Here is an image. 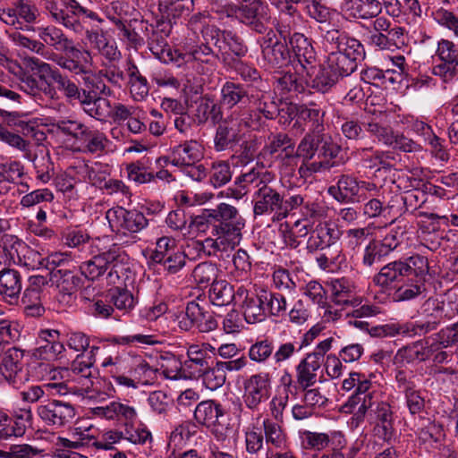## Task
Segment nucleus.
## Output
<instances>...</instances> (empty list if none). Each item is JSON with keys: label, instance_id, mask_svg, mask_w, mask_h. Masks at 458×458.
<instances>
[{"label": "nucleus", "instance_id": "nucleus-10", "mask_svg": "<svg viewBox=\"0 0 458 458\" xmlns=\"http://www.w3.org/2000/svg\"><path fill=\"white\" fill-rule=\"evenodd\" d=\"M436 55L439 59L432 68V73L445 84H453L458 79V51L455 45L447 39H441L437 44Z\"/></svg>", "mask_w": 458, "mask_h": 458}, {"label": "nucleus", "instance_id": "nucleus-24", "mask_svg": "<svg viewBox=\"0 0 458 458\" xmlns=\"http://www.w3.org/2000/svg\"><path fill=\"white\" fill-rule=\"evenodd\" d=\"M98 351L99 347L91 346L89 352L86 355H77L76 359L72 363V371L81 378L86 380V383L83 384L85 386V389H89V386L93 385L91 378L95 377L98 374V369L94 365L96 362L95 355Z\"/></svg>", "mask_w": 458, "mask_h": 458}, {"label": "nucleus", "instance_id": "nucleus-43", "mask_svg": "<svg viewBox=\"0 0 458 458\" xmlns=\"http://www.w3.org/2000/svg\"><path fill=\"white\" fill-rule=\"evenodd\" d=\"M0 116L8 126L18 132L29 135L34 131L35 123L30 121L26 114L9 112L0 108Z\"/></svg>", "mask_w": 458, "mask_h": 458}, {"label": "nucleus", "instance_id": "nucleus-12", "mask_svg": "<svg viewBox=\"0 0 458 458\" xmlns=\"http://www.w3.org/2000/svg\"><path fill=\"white\" fill-rule=\"evenodd\" d=\"M110 226L123 234L137 233L148 225L143 213L137 209H126L123 207L109 208L106 213Z\"/></svg>", "mask_w": 458, "mask_h": 458}, {"label": "nucleus", "instance_id": "nucleus-59", "mask_svg": "<svg viewBox=\"0 0 458 458\" xmlns=\"http://www.w3.org/2000/svg\"><path fill=\"white\" fill-rule=\"evenodd\" d=\"M280 89L293 94H300L305 90L306 82L296 72H284L277 79Z\"/></svg>", "mask_w": 458, "mask_h": 458}, {"label": "nucleus", "instance_id": "nucleus-15", "mask_svg": "<svg viewBox=\"0 0 458 458\" xmlns=\"http://www.w3.org/2000/svg\"><path fill=\"white\" fill-rule=\"evenodd\" d=\"M252 202L255 216L274 214L273 220L277 221V215L282 209V195L269 184V181L259 185L253 193Z\"/></svg>", "mask_w": 458, "mask_h": 458}, {"label": "nucleus", "instance_id": "nucleus-41", "mask_svg": "<svg viewBox=\"0 0 458 458\" xmlns=\"http://www.w3.org/2000/svg\"><path fill=\"white\" fill-rule=\"evenodd\" d=\"M208 298L216 306L229 305L234 298H237L233 286L225 280L216 281L211 284Z\"/></svg>", "mask_w": 458, "mask_h": 458}, {"label": "nucleus", "instance_id": "nucleus-6", "mask_svg": "<svg viewBox=\"0 0 458 458\" xmlns=\"http://www.w3.org/2000/svg\"><path fill=\"white\" fill-rule=\"evenodd\" d=\"M248 103L247 107L235 110L240 123L247 129L259 130L267 120L275 119L279 112L275 98L270 92L253 90L250 94Z\"/></svg>", "mask_w": 458, "mask_h": 458}, {"label": "nucleus", "instance_id": "nucleus-31", "mask_svg": "<svg viewBox=\"0 0 458 458\" xmlns=\"http://www.w3.org/2000/svg\"><path fill=\"white\" fill-rule=\"evenodd\" d=\"M225 415L222 405L213 400L200 402L194 410V419L208 428L220 424V418Z\"/></svg>", "mask_w": 458, "mask_h": 458}, {"label": "nucleus", "instance_id": "nucleus-35", "mask_svg": "<svg viewBox=\"0 0 458 458\" xmlns=\"http://www.w3.org/2000/svg\"><path fill=\"white\" fill-rule=\"evenodd\" d=\"M425 291V279L409 276L395 288L393 298L395 301H410L418 297Z\"/></svg>", "mask_w": 458, "mask_h": 458}, {"label": "nucleus", "instance_id": "nucleus-13", "mask_svg": "<svg viewBox=\"0 0 458 458\" xmlns=\"http://www.w3.org/2000/svg\"><path fill=\"white\" fill-rule=\"evenodd\" d=\"M272 378L268 372H259L249 377L243 383V401L250 410L258 409L259 405L267 401L271 394Z\"/></svg>", "mask_w": 458, "mask_h": 458}, {"label": "nucleus", "instance_id": "nucleus-38", "mask_svg": "<svg viewBox=\"0 0 458 458\" xmlns=\"http://www.w3.org/2000/svg\"><path fill=\"white\" fill-rule=\"evenodd\" d=\"M50 79L69 102L77 101L81 105V88L71 77L56 68Z\"/></svg>", "mask_w": 458, "mask_h": 458}, {"label": "nucleus", "instance_id": "nucleus-16", "mask_svg": "<svg viewBox=\"0 0 458 458\" xmlns=\"http://www.w3.org/2000/svg\"><path fill=\"white\" fill-rule=\"evenodd\" d=\"M236 294L237 298L242 301L241 308L248 324H256L266 319L263 289L249 291L243 286H240Z\"/></svg>", "mask_w": 458, "mask_h": 458}, {"label": "nucleus", "instance_id": "nucleus-27", "mask_svg": "<svg viewBox=\"0 0 458 458\" xmlns=\"http://www.w3.org/2000/svg\"><path fill=\"white\" fill-rule=\"evenodd\" d=\"M207 350L214 351L210 344H191L189 346L187 355L189 360L184 362V369H191L190 377H200L201 373L208 369Z\"/></svg>", "mask_w": 458, "mask_h": 458}, {"label": "nucleus", "instance_id": "nucleus-60", "mask_svg": "<svg viewBox=\"0 0 458 458\" xmlns=\"http://www.w3.org/2000/svg\"><path fill=\"white\" fill-rule=\"evenodd\" d=\"M263 294L267 315L277 317L286 310V299L283 294L266 289H263Z\"/></svg>", "mask_w": 458, "mask_h": 458}, {"label": "nucleus", "instance_id": "nucleus-11", "mask_svg": "<svg viewBox=\"0 0 458 458\" xmlns=\"http://www.w3.org/2000/svg\"><path fill=\"white\" fill-rule=\"evenodd\" d=\"M236 16L241 22L259 34L266 32L270 20L268 5L262 0H241Z\"/></svg>", "mask_w": 458, "mask_h": 458}, {"label": "nucleus", "instance_id": "nucleus-37", "mask_svg": "<svg viewBox=\"0 0 458 458\" xmlns=\"http://www.w3.org/2000/svg\"><path fill=\"white\" fill-rule=\"evenodd\" d=\"M191 318L194 320L195 327L199 332L208 333L214 331L218 327V322L215 314L196 301H191Z\"/></svg>", "mask_w": 458, "mask_h": 458}, {"label": "nucleus", "instance_id": "nucleus-22", "mask_svg": "<svg viewBox=\"0 0 458 458\" xmlns=\"http://www.w3.org/2000/svg\"><path fill=\"white\" fill-rule=\"evenodd\" d=\"M133 11L128 3L114 1L107 7L106 16L116 26L123 38L131 43H137L140 39L138 33L129 29L130 18Z\"/></svg>", "mask_w": 458, "mask_h": 458}, {"label": "nucleus", "instance_id": "nucleus-56", "mask_svg": "<svg viewBox=\"0 0 458 458\" xmlns=\"http://www.w3.org/2000/svg\"><path fill=\"white\" fill-rule=\"evenodd\" d=\"M342 388L347 392L354 390L352 394H362L372 388V382L364 374L351 372L348 377L343 380Z\"/></svg>", "mask_w": 458, "mask_h": 458}, {"label": "nucleus", "instance_id": "nucleus-17", "mask_svg": "<svg viewBox=\"0 0 458 458\" xmlns=\"http://www.w3.org/2000/svg\"><path fill=\"white\" fill-rule=\"evenodd\" d=\"M214 137V148L216 151L231 149L242 140L243 124L238 119L235 110L224 121L218 123Z\"/></svg>", "mask_w": 458, "mask_h": 458}, {"label": "nucleus", "instance_id": "nucleus-23", "mask_svg": "<svg viewBox=\"0 0 458 458\" xmlns=\"http://www.w3.org/2000/svg\"><path fill=\"white\" fill-rule=\"evenodd\" d=\"M409 277L407 267L402 259L395 260L385 265L374 276L373 282L382 288H395L403 284L404 279Z\"/></svg>", "mask_w": 458, "mask_h": 458}, {"label": "nucleus", "instance_id": "nucleus-3", "mask_svg": "<svg viewBox=\"0 0 458 458\" xmlns=\"http://www.w3.org/2000/svg\"><path fill=\"white\" fill-rule=\"evenodd\" d=\"M290 45L301 66L310 77V87L319 92L326 93L339 81L340 77L325 62L317 67V56L310 40L301 33H295L290 39Z\"/></svg>", "mask_w": 458, "mask_h": 458}, {"label": "nucleus", "instance_id": "nucleus-32", "mask_svg": "<svg viewBox=\"0 0 458 458\" xmlns=\"http://www.w3.org/2000/svg\"><path fill=\"white\" fill-rule=\"evenodd\" d=\"M262 430L265 443L267 446H272L280 451L287 450L289 445L288 437L279 422L267 418L262 421Z\"/></svg>", "mask_w": 458, "mask_h": 458}, {"label": "nucleus", "instance_id": "nucleus-20", "mask_svg": "<svg viewBox=\"0 0 458 458\" xmlns=\"http://www.w3.org/2000/svg\"><path fill=\"white\" fill-rule=\"evenodd\" d=\"M38 414L47 425L63 427L75 417L76 411L70 403L52 400L38 407Z\"/></svg>", "mask_w": 458, "mask_h": 458}, {"label": "nucleus", "instance_id": "nucleus-33", "mask_svg": "<svg viewBox=\"0 0 458 458\" xmlns=\"http://www.w3.org/2000/svg\"><path fill=\"white\" fill-rule=\"evenodd\" d=\"M223 119L221 106L210 98H203L197 104L194 114V121L199 124H204L210 121L213 124L218 123Z\"/></svg>", "mask_w": 458, "mask_h": 458}, {"label": "nucleus", "instance_id": "nucleus-45", "mask_svg": "<svg viewBox=\"0 0 458 458\" xmlns=\"http://www.w3.org/2000/svg\"><path fill=\"white\" fill-rule=\"evenodd\" d=\"M406 233V225L390 226L384 231L377 243L389 255L404 241Z\"/></svg>", "mask_w": 458, "mask_h": 458}, {"label": "nucleus", "instance_id": "nucleus-29", "mask_svg": "<svg viewBox=\"0 0 458 458\" xmlns=\"http://www.w3.org/2000/svg\"><path fill=\"white\" fill-rule=\"evenodd\" d=\"M271 176L267 173H259L258 170L252 168L249 172L243 173L235 179V184L239 189L229 188L226 190V197H232L235 199H240L246 194V188L249 184H254L255 188L259 189L261 182L270 181Z\"/></svg>", "mask_w": 458, "mask_h": 458}, {"label": "nucleus", "instance_id": "nucleus-48", "mask_svg": "<svg viewBox=\"0 0 458 458\" xmlns=\"http://www.w3.org/2000/svg\"><path fill=\"white\" fill-rule=\"evenodd\" d=\"M429 310H432L434 312H436L435 319L434 320H428V321H417L413 323V325L411 327V331L412 332V335H425L430 331H433L437 328V325L439 324V320L437 319V317L441 315L442 313V308L439 305V302L437 301V300H430L428 299L424 303V311H428Z\"/></svg>", "mask_w": 458, "mask_h": 458}, {"label": "nucleus", "instance_id": "nucleus-26", "mask_svg": "<svg viewBox=\"0 0 458 458\" xmlns=\"http://www.w3.org/2000/svg\"><path fill=\"white\" fill-rule=\"evenodd\" d=\"M21 288V277L17 270L8 268L0 272V295L6 301L17 302Z\"/></svg>", "mask_w": 458, "mask_h": 458}, {"label": "nucleus", "instance_id": "nucleus-34", "mask_svg": "<svg viewBox=\"0 0 458 458\" xmlns=\"http://www.w3.org/2000/svg\"><path fill=\"white\" fill-rule=\"evenodd\" d=\"M354 286L345 278L335 279L331 283L332 301L336 305L356 306L359 304L355 297Z\"/></svg>", "mask_w": 458, "mask_h": 458}, {"label": "nucleus", "instance_id": "nucleus-5", "mask_svg": "<svg viewBox=\"0 0 458 458\" xmlns=\"http://www.w3.org/2000/svg\"><path fill=\"white\" fill-rule=\"evenodd\" d=\"M38 3L54 21L75 33H81L83 30L80 21L81 15L103 22L97 13L81 5L77 0H39Z\"/></svg>", "mask_w": 458, "mask_h": 458}, {"label": "nucleus", "instance_id": "nucleus-52", "mask_svg": "<svg viewBox=\"0 0 458 458\" xmlns=\"http://www.w3.org/2000/svg\"><path fill=\"white\" fill-rule=\"evenodd\" d=\"M55 126L57 131L71 137L75 142H80L89 126L79 120L63 118L58 120Z\"/></svg>", "mask_w": 458, "mask_h": 458}, {"label": "nucleus", "instance_id": "nucleus-1", "mask_svg": "<svg viewBox=\"0 0 458 458\" xmlns=\"http://www.w3.org/2000/svg\"><path fill=\"white\" fill-rule=\"evenodd\" d=\"M203 217L211 228V234L216 237H208L201 243L208 256L233 250L240 244L245 220L235 207L220 203L214 209H205Z\"/></svg>", "mask_w": 458, "mask_h": 458}, {"label": "nucleus", "instance_id": "nucleus-39", "mask_svg": "<svg viewBox=\"0 0 458 458\" xmlns=\"http://www.w3.org/2000/svg\"><path fill=\"white\" fill-rule=\"evenodd\" d=\"M297 114L301 119L310 123V131L316 132L324 131V117L326 111L316 103L301 105L297 108Z\"/></svg>", "mask_w": 458, "mask_h": 458}, {"label": "nucleus", "instance_id": "nucleus-30", "mask_svg": "<svg viewBox=\"0 0 458 458\" xmlns=\"http://www.w3.org/2000/svg\"><path fill=\"white\" fill-rule=\"evenodd\" d=\"M321 363L312 360L308 357L301 360L295 368L296 389L306 390L312 387L318 381L317 372L320 369Z\"/></svg>", "mask_w": 458, "mask_h": 458}, {"label": "nucleus", "instance_id": "nucleus-54", "mask_svg": "<svg viewBox=\"0 0 458 458\" xmlns=\"http://www.w3.org/2000/svg\"><path fill=\"white\" fill-rule=\"evenodd\" d=\"M269 142L265 146V151L274 155L278 151L285 152L286 157L292 156L294 150L293 140L285 133L274 134L268 138Z\"/></svg>", "mask_w": 458, "mask_h": 458}, {"label": "nucleus", "instance_id": "nucleus-7", "mask_svg": "<svg viewBox=\"0 0 458 458\" xmlns=\"http://www.w3.org/2000/svg\"><path fill=\"white\" fill-rule=\"evenodd\" d=\"M379 191L380 188L373 182L359 180L351 174H341L327 192L340 203H350L367 199V194L371 197L377 195Z\"/></svg>", "mask_w": 458, "mask_h": 458}, {"label": "nucleus", "instance_id": "nucleus-64", "mask_svg": "<svg viewBox=\"0 0 458 458\" xmlns=\"http://www.w3.org/2000/svg\"><path fill=\"white\" fill-rule=\"evenodd\" d=\"M264 436L259 428L252 426L245 432V448L249 454H258L264 447Z\"/></svg>", "mask_w": 458, "mask_h": 458}, {"label": "nucleus", "instance_id": "nucleus-40", "mask_svg": "<svg viewBox=\"0 0 458 458\" xmlns=\"http://www.w3.org/2000/svg\"><path fill=\"white\" fill-rule=\"evenodd\" d=\"M363 59H354V57L329 51L326 61L328 65L340 77H345L356 71L358 63Z\"/></svg>", "mask_w": 458, "mask_h": 458}, {"label": "nucleus", "instance_id": "nucleus-51", "mask_svg": "<svg viewBox=\"0 0 458 458\" xmlns=\"http://www.w3.org/2000/svg\"><path fill=\"white\" fill-rule=\"evenodd\" d=\"M180 250L181 248L178 246L177 241L174 238L163 236L157 239L155 250L152 252L150 259L153 263L158 264L166 257Z\"/></svg>", "mask_w": 458, "mask_h": 458}, {"label": "nucleus", "instance_id": "nucleus-14", "mask_svg": "<svg viewBox=\"0 0 458 458\" xmlns=\"http://www.w3.org/2000/svg\"><path fill=\"white\" fill-rule=\"evenodd\" d=\"M38 37L44 43V47L64 54L68 58H79L81 54L72 39L69 38L62 29L55 25L41 26L37 28Z\"/></svg>", "mask_w": 458, "mask_h": 458}, {"label": "nucleus", "instance_id": "nucleus-28", "mask_svg": "<svg viewBox=\"0 0 458 458\" xmlns=\"http://www.w3.org/2000/svg\"><path fill=\"white\" fill-rule=\"evenodd\" d=\"M49 282L61 293L71 295L76 293L83 284L82 279L71 267L60 268L49 273Z\"/></svg>", "mask_w": 458, "mask_h": 458}, {"label": "nucleus", "instance_id": "nucleus-57", "mask_svg": "<svg viewBox=\"0 0 458 458\" xmlns=\"http://www.w3.org/2000/svg\"><path fill=\"white\" fill-rule=\"evenodd\" d=\"M402 260L407 267V274L409 276L425 279V276L428 274L429 267L426 257L420 254H415Z\"/></svg>", "mask_w": 458, "mask_h": 458}, {"label": "nucleus", "instance_id": "nucleus-9", "mask_svg": "<svg viewBox=\"0 0 458 458\" xmlns=\"http://www.w3.org/2000/svg\"><path fill=\"white\" fill-rule=\"evenodd\" d=\"M323 44L328 51L350 55L354 59H364L365 49L363 45L347 32L337 28L328 29L319 27Z\"/></svg>", "mask_w": 458, "mask_h": 458}, {"label": "nucleus", "instance_id": "nucleus-42", "mask_svg": "<svg viewBox=\"0 0 458 458\" xmlns=\"http://www.w3.org/2000/svg\"><path fill=\"white\" fill-rule=\"evenodd\" d=\"M32 418L30 409H22L21 415L16 420L10 417L7 425L0 428V438L7 439L11 437H21L24 435L27 423H30Z\"/></svg>", "mask_w": 458, "mask_h": 458}, {"label": "nucleus", "instance_id": "nucleus-62", "mask_svg": "<svg viewBox=\"0 0 458 458\" xmlns=\"http://www.w3.org/2000/svg\"><path fill=\"white\" fill-rule=\"evenodd\" d=\"M232 178V172L229 163L221 161L214 163L210 169L209 182L217 188L226 184Z\"/></svg>", "mask_w": 458, "mask_h": 458}, {"label": "nucleus", "instance_id": "nucleus-53", "mask_svg": "<svg viewBox=\"0 0 458 458\" xmlns=\"http://www.w3.org/2000/svg\"><path fill=\"white\" fill-rule=\"evenodd\" d=\"M321 133L310 131L300 141L296 149V157L312 159L320 148Z\"/></svg>", "mask_w": 458, "mask_h": 458}, {"label": "nucleus", "instance_id": "nucleus-55", "mask_svg": "<svg viewBox=\"0 0 458 458\" xmlns=\"http://www.w3.org/2000/svg\"><path fill=\"white\" fill-rule=\"evenodd\" d=\"M217 267L209 262H202L195 267L192 277L199 287H206L210 283L216 282Z\"/></svg>", "mask_w": 458, "mask_h": 458}, {"label": "nucleus", "instance_id": "nucleus-8", "mask_svg": "<svg viewBox=\"0 0 458 458\" xmlns=\"http://www.w3.org/2000/svg\"><path fill=\"white\" fill-rule=\"evenodd\" d=\"M202 157L199 144L195 140L185 141L174 147L171 153L167 157L159 158L165 165L172 164L175 166L187 167V174L195 181H200L204 175V168L202 165L195 166Z\"/></svg>", "mask_w": 458, "mask_h": 458}, {"label": "nucleus", "instance_id": "nucleus-49", "mask_svg": "<svg viewBox=\"0 0 458 458\" xmlns=\"http://www.w3.org/2000/svg\"><path fill=\"white\" fill-rule=\"evenodd\" d=\"M192 0H159L158 9L164 18L171 21L190 11Z\"/></svg>", "mask_w": 458, "mask_h": 458}, {"label": "nucleus", "instance_id": "nucleus-46", "mask_svg": "<svg viewBox=\"0 0 458 458\" xmlns=\"http://www.w3.org/2000/svg\"><path fill=\"white\" fill-rule=\"evenodd\" d=\"M362 124L365 130L379 142L392 146L394 131L391 126L382 123L377 117H372Z\"/></svg>", "mask_w": 458, "mask_h": 458}, {"label": "nucleus", "instance_id": "nucleus-36", "mask_svg": "<svg viewBox=\"0 0 458 458\" xmlns=\"http://www.w3.org/2000/svg\"><path fill=\"white\" fill-rule=\"evenodd\" d=\"M246 87L233 81H225L221 87V103L230 108L249 99Z\"/></svg>", "mask_w": 458, "mask_h": 458}, {"label": "nucleus", "instance_id": "nucleus-58", "mask_svg": "<svg viewBox=\"0 0 458 458\" xmlns=\"http://www.w3.org/2000/svg\"><path fill=\"white\" fill-rule=\"evenodd\" d=\"M43 449L28 444L13 445L8 451L0 450V458H36L42 456Z\"/></svg>", "mask_w": 458, "mask_h": 458}, {"label": "nucleus", "instance_id": "nucleus-63", "mask_svg": "<svg viewBox=\"0 0 458 458\" xmlns=\"http://www.w3.org/2000/svg\"><path fill=\"white\" fill-rule=\"evenodd\" d=\"M429 339L434 341L438 350L458 344V322L452 327L441 329Z\"/></svg>", "mask_w": 458, "mask_h": 458}, {"label": "nucleus", "instance_id": "nucleus-61", "mask_svg": "<svg viewBox=\"0 0 458 458\" xmlns=\"http://www.w3.org/2000/svg\"><path fill=\"white\" fill-rule=\"evenodd\" d=\"M274 352L273 343L267 339L259 340L249 349V357L257 363L266 362Z\"/></svg>", "mask_w": 458, "mask_h": 458}, {"label": "nucleus", "instance_id": "nucleus-19", "mask_svg": "<svg viewBox=\"0 0 458 458\" xmlns=\"http://www.w3.org/2000/svg\"><path fill=\"white\" fill-rule=\"evenodd\" d=\"M373 405L374 392L370 389L362 394H352L341 406L340 411L352 414L350 426L352 428H357L365 421L368 413L374 409Z\"/></svg>", "mask_w": 458, "mask_h": 458}, {"label": "nucleus", "instance_id": "nucleus-2", "mask_svg": "<svg viewBox=\"0 0 458 458\" xmlns=\"http://www.w3.org/2000/svg\"><path fill=\"white\" fill-rule=\"evenodd\" d=\"M72 61L79 64L76 71H70L75 74H83L82 87L81 88V107L89 116L106 122L110 116L111 102L107 98L114 94L102 77L98 72L87 71L76 59Z\"/></svg>", "mask_w": 458, "mask_h": 458}, {"label": "nucleus", "instance_id": "nucleus-18", "mask_svg": "<svg viewBox=\"0 0 458 458\" xmlns=\"http://www.w3.org/2000/svg\"><path fill=\"white\" fill-rule=\"evenodd\" d=\"M12 39L15 45L27 48L34 52L48 61L55 63L60 68L67 71H76L80 68L79 64L74 63L72 59L48 50L44 47V43L40 39L30 38L19 32L12 34Z\"/></svg>", "mask_w": 458, "mask_h": 458}, {"label": "nucleus", "instance_id": "nucleus-4", "mask_svg": "<svg viewBox=\"0 0 458 458\" xmlns=\"http://www.w3.org/2000/svg\"><path fill=\"white\" fill-rule=\"evenodd\" d=\"M128 255L114 245L106 251L92 257L80 266V271L87 279L94 281L106 275L108 284H116L129 270Z\"/></svg>", "mask_w": 458, "mask_h": 458}, {"label": "nucleus", "instance_id": "nucleus-47", "mask_svg": "<svg viewBox=\"0 0 458 458\" xmlns=\"http://www.w3.org/2000/svg\"><path fill=\"white\" fill-rule=\"evenodd\" d=\"M48 280L39 275L30 276L28 279V285L23 293L22 302H38L42 301Z\"/></svg>", "mask_w": 458, "mask_h": 458}, {"label": "nucleus", "instance_id": "nucleus-21", "mask_svg": "<svg viewBox=\"0 0 458 458\" xmlns=\"http://www.w3.org/2000/svg\"><path fill=\"white\" fill-rule=\"evenodd\" d=\"M22 359L21 350L15 347L9 348L0 363V381L4 379L14 387H18L27 376L22 370Z\"/></svg>", "mask_w": 458, "mask_h": 458}, {"label": "nucleus", "instance_id": "nucleus-50", "mask_svg": "<svg viewBox=\"0 0 458 458\" xmlns=\"http://www.w3.org/2000/svg\"><path fill=\"white\" fill-rule=\"evenodd\" d=\"M107 142L108 140L102 131L88 127L79 143H81L85 151L95 154L103 151Z\"/></svg>", "mask_w": 458, "mask_h": 458}, {"label": "nucleus", "instance_id": "nucleus-44", "mask_svg": "<svg viewBox=\"0 0 458 458\" xmlns=\"http://www.w3.org/2000/svg\"><path fill=\"white\" fill-rule=\"evenodd\" d=\"M106 298L112 302L114 308L123 313L131 311L136 303L133 294L128 289L122 287H114L108 290Z\"/></svg>", "mask_w": 458, "mask_h": 458}, {"label": "nucleus", "instance_id": "nucleus-25", "mask_svg": "<svg viewBox=\"0 0 458 458\" xmlns=\"http://www.w3.org/2000/svg\"><path fill=\"white\" fill-rule=\"evenodd\" d=\"M262 58L267 69L282 68L290 62L291 54L286 40H275L274 45L263 46Z\"/></svg>", "mask_w": 458, "mask_h": 458}]
</instances>
